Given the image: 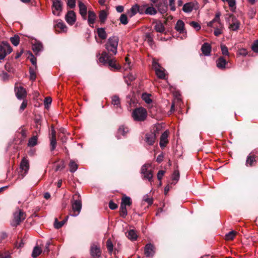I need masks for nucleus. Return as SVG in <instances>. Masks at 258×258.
Returning <instances> with one entry per match:
<instances>
[{
  "instance_id": "nucleus-34",
  "label": "nucleus",
  "mask_w": 258,
  "mask_h": 258,
  "mask_svg": "<svg viewBox=\"0 0 258 258\" xmlns=\"http://www.w3.org/2000/svg\"><path fill=\"white\" fill-rule=\"evenodd\" d=\"M157 13V10L153 7H147L145 11V14L155 15Z\"/></svg>"
},
{
  "instance_id": "nucleus-1",
  "label": "nucleus",
  "mask_w": 258,
  "mask_h": 258,
  "mask_svg": "<svg viewBox=\"0 0 258 258\" xmlns=\"http://www.w3.org/2000/svg\"><path fill=\"white\" fill-rule=\"evenodd\" d=\"M221 13L219 12H217L216 14L215 18L213 20L208 22V26L209 27H213L215 28L214 34L215 36H218L222 33V25L220 23V17Z\"/></svg>"
},
{
  "instance_id": "nucleus-9",
  "label": "nucleus",
  "mask_w": 258,
  "mask_h": 258,
  "mask_svg": "<svg viewBox=\"0 0 258 258\" xmlns=\"http://www.w3.org/2000/svg\"><path fill=\"white\" fill-rule=\"evenodd\" d=\"M151 167L150 164H145L142 166L141 173L143 175V178L151 182L153 178V171L149 168Z\"/></svg>"
},
{
  "instance_id": "nucleus-25",
  "label": "nucleus",
  "mask_w": 258,
  "mask_h": 258,
  "mask_svg": "<svg viewBox=\"0 0 258 258\" xmlns=\"http://www.w3.org/2000/svg\"><path fill=\"white\" fill-rule=\"evenodd\" d=\"M201 51L205 56H210L211 51V45L208 43H204L201 47Z\"/></svg>"
},
{
  "instance_id": "nucleus-53",
  "label": "nucleus",
  "mask_w": 258,
  "mask_h": 258,
  "mask_svg": "<svg viewBox=\"0 0 258 258\" xmlns=\"http://www.w3.org/2000/svg\"><path fill=\"white\" fill-rule=\"evenodd\" d=\"M29 58L34 67L37 66V59L32 53H30V57H29Z\"/></svg>"
},
{
  "instance_id": "nucleus-62",
  "label": "nucleus",
  "mask_w": 258,
  "mask_h": 258,
  "mask_svg": "<svg viewBox=\"0 0 258 258\" xmlns=\"http://www.w3.org/2000/svg\"><path fill=\"white\" fill-rule=\"evenodd\" d=\"M27 101L26 100H23V102L22 103L20 109L21 111H23L27 107Z\"/></svg>"
},
{
  "instance_id": "nucleus-32",
  "label": "nucleus",
  "mask_w": 258,
  "mask_h": 258,
  "mask_svg": "<svg viewBox=\"0 0 258 258\" xmlns=\"http://www.w3.org/2000/svg\"><path fill=\"white\" fill-rule=\"evenodd\" d=\"M108 16V13L105 10H101L99 13V18L101 23H104Z\"/></svg>"
},
{
  "instance_id": "nucleus-61",
  "label": "nucleus",
  "mask_w": 258,
  "mask_h": 258,
  "mask_svg": "<svg viewBox=\"0 0 258 258\" xmlns=\"http://www.w3.org/2000/svg\"><path fill=\"white\" fill-rule=\"evenodd\" d=\"M148 6L147 5H144L142 6H139V11L138 13H139L140 14H145V8Z\"/></svg>"
},
{
  "instance_id": "nucleus-60",
  "label": "nucleus",
  "mask_w": 258,
  "mask_h": 258,
  "mask_svg": "<svg viewBox=\"0 0 258 258\" xmlns=\"http://www.w3.org/2000/svg\"><path fill=\"white\" fill-rule=\"evenodd\" d=\"M252 50L255 52L258 53V40H255L252 45Z\"/></svg>"
},
{
  "instance_id": "nucleus-4",
  "label": "nucleus",
  "mask_w": 258,
  "mask_h": 258,
  "mask_svg": "<svg viewBox=\"0 0 258 258\" xmlns=\"http://www.w3.org/2000/svg\"><path fill=\"white\" fill-rule=\"evenodd\" d=\"M26 214L22 210L18 209L13 214V218L11 221V224L13 227H16L20 225L26 218Z\"/></svg>"
},
{
  "instance_id": "nucleus-10",
  "label": "nucleus",
  "mask_w": 258,
  "mask_h": 258,
  "mask_svg": "<svg viewBox=\"0 0 258 258\" xmlns=\"http://www.w3.org/2000/svg\"><path fill=\"white\" fill-rule=\"evenodd\" d=\"M29 169V160L26 157H24L20 164L21 174L24 177L28 172Z\"/></svg>"
},
{
  "instance_id": "nucleus-58",
  "label": "nucleus",
  "mask_w": 258,
  "mask_h": 258,
  "mask_svg": "<svg viewBox=\"0 0 258 258\" xmlns=\"http://www.w3.org/2000/svg\"><path fill=\"white\" fill-rule=\"evenodd\" d=\"M237 53L239 55L245 56L247 54V51L244 48H241L238 50Z\"/></svg>"
},
{
  "instance_id": "nucleus-24",
  "label": "nucleus",
  "mask_w": 258,
  "mask_h": 258,
  "mask_svg": "<svg viewBox=\"0 0 258 258\" xmlns=\"http://www.w3.org/2000/svg\"><path fill=\"white\" fill-rule=\"evenodd\" d=\"M168 135L169 132L168 131H165L161 135L160 141V146L161 148L165 147L166 144L168 143Z\"/></svg>"
},
{
  "instance_id": "nucleus-27",
  "label": "nucleus",
  "mask_w": 258,
  "mask_h": 258,
  "mask_svg": "<svg viewBox=\"0 0 258 258\" xmlns=\"http://www.w3.org/2000/svg\"><path fill=\"white\" fill-rule=\"evenodd\" d=\"M32 49L34 52L37 55L43 50L42 44L40 42H36L32 45Z\"/></svg>"
},
{
  "instance_id": "nucleus-30",
  "label": "nucleus",
  "mask_w": 258,
  "mask_h": 258,
  "mask_svg": "<svg viewBox=\"0 0 258 258\" xmlns=\"http://www.w3.org/2000/svg\"><path fill=\"white\" fill-rule=\"evenodd\" d=\"M153 37L154 35L152 33L148 32L146 33L145 34V40L148 42V44L151 47H152L154 44Z\"/></svg>"
},
{
  "instance_id": "nucleus-36",
  "label": "nucleus",
  "mask_w": 258,
  "mask_h": 258,
  "mask_svg": "<svg viewBox=\"0 0 258 258\" xmlns=\"http://www.w3.org/2000/svg\"><path fill=\"white\" fill-rule=\"evenodd\" d=\"M154 29L157 32L160 33H163L165 30L164 25L161 22L156 23L154 26Z\"/></svg>"
},
{
  "instance_id": "nucleus-2",
  "label": "nucleus",
  "mask_w": 258,
  "mask_h": 258,
  "mask_svg": "<svg viewBox=\"0 0 258 258\" xmlns=\"http://www.w3.org/2000/svg\"><path fill=\"white\" fill-rule=\"evenodd\" d=\"M118 41V37L115 36L110 37L108 39L105 46L108 52L112 53L113 55L116 54Z\"/></svg>"
},
{
  "instance_id": "nucleus-12",
  "label": "nucleus",
  "mask_w": 258,
  "mask_h": 258,
  "mask_svg": "<svg viewBox=\"0 0 258 258\" xmlns=\"http://www.w3.org/2000/svg\"><path fill=\"white\" fill-rule=\"evenodd\" d=\"M15 91L16 97L19 100L23 99L26 97V90L22 86L15 87Z\"/></svg>"
},
{
  "instance_id": "nucleus-3",
  "label": "nucleus",
  "mask_w": 258,
  "mask_h": 258,
  "mask_svg": "<svg viewBox=\"0 0 258 258\" xmlns=\"http://www.w3.org/2000/svg\"><path fill=\"white\" fill-rule=\"evenodd\" d=\"M132 116L135 121H143L147 117V112L143 107L137 108L133 111Z\"/></svg>"
},
{
  "instance_id": "nucleus-41",
  "label": "nucleus",
  "mask_w": 258,
  "mask_h": 258,
  "mask_svg": "<svg viewBox=\"0 0 258 258\" xmlns=\"http://www.w3.org/2000/svg\"><path fill=\"white\" fill-rule=\"evenodd\" d=\"M38 138L37 136H33L29 140L28 145L30 147H34L37 144Z\"/></svg>"
},
{
  "instance_id": "nucleus-20",
  "label": "nucleus",
  "mask_w": 258,
  "mask_h": 258,
  "mask_svg": "<svg viewBox=\"0 0 258 258\" xmlns=\"http://www.w3.org/2000/svg\"><path fill=\"white\" fill-rule=\"evenodd\" d=\"M100 250L98 246L93 244L90 248V254L93 258H98L100 255Z\"/></svg>"
},
{
  "instance_id": "nucleus-64",
  "label": "nucleus",
  "mask_w": 258,
  "mask_h": 258,
  "mask_svg": "<svg viewBox=\"0 0 258 258\" xmlns=\"http://www.w3.org/2000/svg\"><path fill=\"white\" fill-rule=\"evenodd\" d=\"M165 173V171L163 170H160L157 174V178L159 180H161L162 177Z\"/></svg>"
},
{
  "instance_id": "nucleus-52",
  "label": "nucleus",
  "mask_w": 258,
  "mask_h": 258,
  "mask_svg": "<svg viewBox=\"0 0 258 258\" xmlns=\"http://www.w3.org/2000/svg\"><path fill=\"white\" fill-rule=\"evenodd\" d=\"M106 246L108 251L111 253L113 250V244L110 240L108 239L106 241Z\"/></svg>"
},
{
  "instance_id": "nucleus-51",
  "label": "nucleus",
  "mask_w": 258,
  "mask_h": 258,
  "mask_svg": "<svg viewBox=\"0 0 258 258\" xmlns=\"http://www.w3.org/2000/svg\"><path fill=\"white\" fill-rule=\"evenodd\" d=\"M112 104L114 105L118 106L120 104L119 98L117 96H114L112 98Z\"/></svg>"
},
{
  "instance_id": "nucleus-63",
  "label": "nucleus",
  "mask_w": 258,
  "mask_h": 258,
  "mask_svg": "<svg viewBox=\"0 0 258 258\" xmlns=\"http://www.w3.org/2000/svg\"><path fill=\"white\" fill-rule=\"evenodd\" d=\"M109 207L111 210H115L117 208V205L112 201H110L109 203Z\"/></svg>"
},
{
  "instance_id": "nucleus-23",
  "label": "nucleus",
  "mask_w": 258,
  "mask_h": 258,
  "mask_svg": "<svg viewBox=\"0 0 258 258\" xmlns=\"http://www.w3.org/2000/svg\"><path fill=\"white\" fill-rule=\"evenodd\" d=\"M240 26L239 21L234 17H232L231 23L229 25V29L232 31L237 30Z\"/></svg>"
},
{
  "instance_id": "nucleus-11",
  "label": "nucleus",
  "mask_w": 258,
  "mask_h": 258,
  "mask_svg": "<svg viewBox=\"0 0 258 258\" xmlns=\"http://www.w3.org/2000/svg\"><path fill=\"white\" fill-rule=\"evenodd\" d=\"M52 13L54 15L59 16L62 11V3L60 0H53Z\"/></svg>"
},
{
  "instance_id": "nucleus-39",
  "label": "nucleus",
  "mask_w": 258,
  "mask_h": 258,
  "mask_svg": "<svg viewBox=\"0 0 258 258\" xmlns=\"http://www.w3.org/2000/svg\"><path fill=\"white\" fill-rule=\"evenodd\" d=\"M56 27L60 29L62 32H66L67 31V27L62 21L58 22L56 25Z\"/></svg>"
},
{
  "instance_id": "nucleus-37",
  "label": "nucleus",
  "mask_w": 258,
  "mask_h": 258,
  "mask_svg": "<svg viewBox=\"0 0 258 258\" xmlns=\"http://www.w3.org/2000/svg\"><path fill=\"white\" fill-rule=\"evenodd\" d=\"M179 172L178 170H174V172L172 176L173 184H176L179 179Z\"/></svg>"
},
{
  "instance_id": "nucleus-13",
  "label": "nucleus",
  "mask_w": 258,
  "mask_h": 258,
  "mask_svg": "<svg viewBox=\"0 0 258 258\" xmlns=\"http://www.w3.org/2000/svg\"><path fill=\"white\" fill-rule=\"evenodd\" d=\"M65 20L68 24L73 25L76 21V15L73 11H69L65 16Z\"/></svg>"
},
{
  "instance_id": "nucleus-35",
  "label": "nucleus",
  "mask_w": 258,
  "mask_h": 258,
  "mask_svg": "<svg viewBox=\"0 0 258 258\" xmlns=\"http://www.w3.org/2000/svg\"><path fill=\"white\" fill-rule=\"evenodd\" d=\"M68 218H69V216H67V217H66L64 219H63L62 221H61L60 222H58L57 219L56 218L55 219V222H54V227L56 229H59V228H61L64 225V224L67 222Z\"/></svg>"
},
{
  "instance_id": "nucleus-55",
  "label": "nucleus",
  "mask_w": 258,
  "mask_h": 258,
  "mask_svg": "<svg viewBox=\"0 0 258 258\" xmlns=\"http://www.w3.org/2000/svg\"><path fill=\"white\" fill-rule=\"evenodd\" d=\"M106 64L108 65L109 67H111L112 68H113L115 69H117L115 60L113 59L110 58Z\"/></svg>"
},
{
  "instance_id": "nucleus-5",
  "label": "nucleus",
  "mask_w": 258,
  "mask_h": 258,
  "mask_svg": "<svg viewBox=\"0 0 258 258\" xmlns=\"http://www.w3.org/2000/svg\"><path fill=\"white\" fill-rule=\"evenodd\" d=\"M76 196L78 197V199L72 201V207L73 211L72 216L74 217L79 214L82 209V202L80 196L76 194L74 196L73 198L74 199Z\"/></svg>"
},
{
  "instance_id": "nucleus-50",
  "label": "nucleus",
  "mask_w": 258,
  "mask_h": 258,
  "mask_svg": "<svg viewBox=\"0 0 258 258\" xmlns=\"http://www.w3.org/2000/svg\"><path fill=\"white\" fill-rule=\"evenodd\" d=\"M139 11V6L138 5H135L133 6L131 9V16H133L135 15L137 13H138Z\"/></svg>"
},
{
  "instance_id": "nucleus-38",
  "label": "nucleus",
  "mask_w": 258,
  "mask_h": 258,
  "mask_svg": "<svg viewBox=\"0 0 258 258\" xmlns=\"http://www.w3.org/2000/svg\"><path fill=\"white\" fill-rule=\"evenodd\" d=\"M70 171L71 172H75L78 169V165L73 160H71L69 164Z\"/></svg>"
},
{
  "instance_id": "nucleus-40",
  "label": "nucleus",
  "mask_w": 258,
  "mask_h": 258,
  "mask_svg": "<svg viewBox=\"0 0 258 258\" xmlns=\"http://www.w3.org/2000/svg\"><path fill=\"white\" fill-rule=\"evenodd\" d=\"M50 139V151H53L55 150L56 147V138H49Z\"/></svg>"
},
{
  "instance_id": "nucleus-56",
  "label": "nucleus",
  "mask_w": 258,
  "mask_h": 258,
  "mask_svg": "<svg viewBox=\"0 0 258 258\" xmlns=\"http://www.w3.org/2000/svg\"><path fill=\"white\" fill-rule=\"evenodd\" d=\"M169 6L172 11H175L176 7L175 5V0H169Z\"/></svg>"
},
{
  "instance_id": "nucleus-7",
  "label": "nucleus",
  "mask_w": 258,
  "mask_h": 258,
  "mask_svg": "<svg viewBox=\"0 0 258 258\" xmlns=\"http://www.w3.org/2000/svg\"><path fill=\"white\" fill-rule=\"evenodd\" d=\"M152 66L157 77L161 79H165L166 77L165 70L161 66L158 60L155 58L153 59Z\"/></svg>"
},
{
  "instance_id": "nucleus-57",
  "label": "nucleus",
  "mask_w": 258,
  "mask_h": 258,
  "mask_svg": "<svg viewBox=\"0 0 258 258\" xmlns=\"http://www.w3.org/2000/svg\"><path fill=\"white\" fill-rule=\"evenodd\" d=\"M67 5L71 9H73L76 6V0H67Z\"/></svg>"
},
{
  "instance_id": "nucleus-17",
  "label": "nucleus",
  "mask_w": 258,
  "mask_h": 258,
  "mask_svg": "<svg viewBox=\"0 0 258 258\" xmlns=\"http://www.w3.org/2000/svg\"><path fill=\"white\" fill-rule=\"evenodd\" d=\"M145 141L149 145H153L156 141V134L153 132L147 133L145 135Z\"/></svg>"
},
{
  "instance_id": "nucleus-42",
  "label": "nucleus",
  "mask_w": 258,
  "mask_h": 258,
  "mask_svg": "<svg viewBox=\"0 0 258 258\" xmlns=\"http://www.w3.org/2000/svg\"><path fill=\"white\" fill-rule=\"evenodd\" d=\"M41 253V248L38 246H35L33 250L32 251V256L34 258H35V257H37L38 255H39Z\"/></svg>"
},
{
  "instance_id": "nucleus-26",
  "label": "nucleus",
  "mask_w": 258,
  "mask_h": 258,
  "mask_svg": "<svg viewBox=\"0 0 258 258\" xmlns=\"http://www.w3.org/2000/svg\"><path fill=\"white\" fill-rule=\"evenodd\" d=\"M127 237L132 241L137 240L138 238V234L137 231L134 229H131L126 233Z\"/></svg>"
},
{
  "instance_id": "nucleus-46",
  "label": "nucleus",
  "mask_w": 258,
  "mask_h": 258,
  "mask_svg": "<svg viewBox=\"0 0 258 258\" xmlns=\"http://www.w3.org/2000/svg\"><path fill=\"white\" fill-rule=\"evenodd\" d=\"M128 132V128L122 125L119 127L118 130V133L123 136H125V134Z\"/></svg>"
},
{
  "instance_id": "nucleus-59",
  "label": "nucleus",
  "mask_w": 258,
  "mask_h": 258,
  "mask_svg": "<svg viewBox=\"0 0 258 258\" xmlns=\"http://www.w3.org/2000/svg\"><path fill=\"white\" fill-rule=\"evenodd\" d=\"M52 99L51 97H48L45 98L44 103L45 107H48V106L51 103Z\"/></svg>"
},
{
  "instance_id": "nucleus-49",
  "label": "nucleus",
  "mask_w": 258,
  "mask_h": 258,
  "mask_svg": "<svg viewBox=\"0 0 258 258\" xmlns=\"http://www.w3.org/2000/svg\"><path fill=\"white\" fill-rule=\"evenodd\" d=\"M221 50L222 54L223 55L229 56V53L228 52V50L227 47L224 45H221Z\"/></svg>"
},
{
  "instance_id": "nucleus-44",
  "label": "nucleus",
  "mask_w": 258,
  "mask_h": 258,
  "mask_svg": "<svg viewBox=\"0 0 258 258\" xmlns=\"http://www.w3.org/2000/svg\"><path fill=\"white\" fill-rule=\"evenodd\" d=\"M120 216L123 218H125L127 215V211L126 207L120 205Z\"/></svg>"
},
{
  "instance_id": "nucleus-8",
  "label": "nucleus",
  "mask_w": 258,
  "mask_h": 258,
  "mask_svg": "<svg viewBox=\"0 0 258 258\" xmlns=\"http://www.w3.org/2000/svg\"><path fill=\"white\" fill-rule=\"evenodd\" d=\"M12 50V48L8 42H2L0 44V60L4 59Z\"/></svg>"
},
{
  "instance_id": "nucleus-48",
  "label": "nucleus",
  "mask_w": 258,
  "mask_h": 258,
  "mask_svg": "<svg viewBox=\"0 0 258 258\" xmlns=\"http://www.w3.org/2000/svg\"><path fill=\"white\" fill-rule=\"evenodd\" d=\"M119 21L122 24L126 25L128 23V19L126 15L124 14H121L119 18Z\"/></svg>"
},
{
  "instance_id": "nucleus-31",
  "label": "nucleus",
  "mask_w": 258,
  "mask_h": 258,
  "mask_svg": "<svg viewBox=\"0 0 258 258\" xmlns=\"http://www.w3.org/2000/svg\"><path fill=\"white\" fill-rule=\"evenodd\" d=\"M132 202L131 199L129 197L124 196L122 197L120 205L126 207L127 206H131Z\"/></svg>"
},
{
  "instance_id": "nucleus-33",
  "label": "nucleus",
  "mask_w": 258,
  "mask_h": 258,
  "mask_svg": "<svg viewBox=\"0 0 258 258\" xmlns=\"http://www.w3.org/2000/svg\"><path fill=\"white\" fill-rule=\"evenodd\" d=\"M37 66L30 67L29 69L30 79L31 80L34 81L36 78V71Z\"/></svg>"
},
{
  "instance_id": "nucleus-54",
  "label": "nucleus",
  "mask_w": 258,
  "mask_h": 258,
  "mask_svg": "<svg viewBox=\"0 0 258 258\" xmlns=\"http://www.w3.org/2000/svg\"><path fill=\"white\" fill-rule=\"evenodd\" d=\"M226 2H227L231 10H232L233 8H235L236 5L235 0H226Z\"/></svg>"
},
{
  "instance_id": "nucleus-19",
  "label": "nucleus",
  "mask_w": 258,
  "mask_h": 258,
  "mask_svg": "<svg viewBox=\"0 0 258 258\" xmlns=\"http://www.w3.org/2000/svg\"><path fill=\"white\" fill-rule=\"evenodd\" d=\"M96 19V15L95 13L92 11H89L87 22L90 27L92 28L94 27V24L95 23Z\"/></svg>"
},
{
  "instance_id": "nucleus-28",
  "label": "nucleus",
  "mask_w": 258,
  "mask_h": 258,
  "mask_svg": "<svg viewBox=\"0 0 258 258\" xmlns=\"http://www.w3.org/2000/svg\"><path fill=\"white\" fill-rule=\"evenodd\" d=\"M110 58H111L109 54L104 51L102 53L99 60L100 62L103 63L104 64H106Z\"/></svg>"
},
{
  "instance_id": "nucleus-18",
  "label": "nucleus",
  "mask_w": 258,
  "mask_h": 258,
  "mask_svg": "<svg viewBox=\"0 0 258 258\" xmlns=\"http://www.w3.org/2000/svg\"><path fill=\"white\" fill-rule=\"evenodd\" d=\"M78 7L79 8V13L82 19L84 20H86V16L87 13V7L81 1L78 2Z\"/></svg>"
},
{
  "instance_id": "nucleus-43",
  "label": "nucleus",
  "mask_w": 258,
  "mask_h": 258,
  "mask_svg": "<svg viewBox=\"0 0 258 258\" xmlns=\"http://www.w3.org/2000/svg\"><path fill=\"white\" fill-rule=\"evenodd\" d=\"M10 40L14 46H17L20 42V37L18 35H15L14 36L11 37Z\"/></svg>"
},
{
  "instance_id": "nucleus-22",
  "label": "nucleus",
  "mask_w": 258,
  "mask_h": 258,
  "mask_svg": "<svg viewBox=\"0 0 258 258\" xmlns=\"http://www.w3.org/2000/svg\"><path fill=\"white\" fill-rule=\"evenodd\" d=\"M197 4V3L195 2L187 3L183 5L182 10L186 13H190L194 10L195 5Z\"/></svg>"
},
{
  "instance_id": "nucleus-14",
  "label": "nucleus",
  "mask_w": 258,
  "mask_h": 258,
  "mask_svg": "<svg viewBox=\"0 0 258 258\" xmlns=\"http://www.w3.org/2000/svg\"><path fill=\"white\" fill-rule=\"evenodd\" d=\"M216 63L217 67L220 70H224L228 68V61L223 56H220L216 60Z\"/></svg>"
},
{
  "instance_id": "nucleus-6",
  "label": "nucleus",
  "mask_w": 258,
  "mask_h": 258,
  "mask_svg": "<svg viewBox=\"0 0 258 258\" xmlns=\"http://www.w3.org/2000/svg\"><path fill=\"white\" fill-rule=\"evenodd\" d=\"M155 4V7L158 11L162 14L166 13L168 10V4L167 0H150Z\"/></svg>"
},
{
  "instance_id": "nucleus-45",
  "label": "nucleus",
  "mask_w": 258,
  "mask_h": 258,
  "mask_svg": "<svg viewBox=\"0 0 258 258\" xmlns=\"http://www.w3.org/2000/svg\"><path fill=\"white\" fill-rule=\"evenodd\" d=\"M236 232L234 231H231L225 235V239L226 240H231L233 239L235 237Z\"/></svg>"
},
{
  "instance_id": "nucleus-29",
  "label": "nucleus",
  "mask_w": 258,
  "mask_h": 258,
  "mask_svg": "<svg viewBox=\"0 0 258 258\" xmlns=\"http://www.w3.org/2000/svg\"><path fill=\"white\" fill-rule=\"evenodd\" d=\"M97 33L98 36L101 39L104 40L107 38V34L103 28H98L97 29Z\"/></svg>"
},
{
  "instance_id": "nucleus-47",
  "label": "nucleus",
  "mask_w": 258,
  "mask_h": 258,
  "mask_svg": "<svg viewBox=\"0 0 258 258\" xmlns=\"http://www.w3.org/2000/svg\"><path fill=\"white\" fill-rule=\"evenodd\" d=\"M189 24L191 27H192L197 31H199L201 29V25L197 22L191 21L189 23Z\"/></svg>"
},
{
  "instance_id": "nucleus-16",
  "label": "nucleus",
  "mask_w": 258,
  "mask_h": 258,
  "mask_svg": "<svg viewBox=\"0 0 258 258\" xmlns=\"http://www.w3.org/2000/svg\"><path fill=\"white\" fill-rule=\"evenodd\" d=\"M155 253V248L151 243H148L145 247V254L147 257H152Z\"/></svg>"
},
{
  "instance_id": "nucleus-21",
  "label": "nucleus",
  "mask_w": 258,
  "mask_h": 258,
  "mask_svg": "<svg viewBox=\"0 0 258 258\" xmlns=\"http://www.w3.org/2000/svg\"><path fill=\"white\" fill-rule=\"evenodd\" d=\"M184 23L181 20H178L175 26V30L179 33H186V31L184 27Z\"/></svg>"
},
{
  "instance_id": "nucleus-15",
  "label": "nucleus",
  "mask_w": 258,
  "mask_h": 258,
  "mask_svg": "<svg viewBox=\"0 0 258 258\" xmlns=\"http://www.w3.org/2000/svg\"><path fill=\"white\" fill-rule=\"evenodd\" d=\"M257 156L251 153L247 157L245 162V165L247 167H251L254 166L256 163Z\"/></svg>"
}]
</instances>
